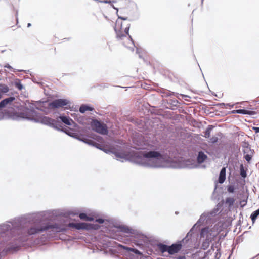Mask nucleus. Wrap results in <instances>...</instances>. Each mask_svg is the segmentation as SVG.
<instances>
[{
  "label": "nucleus",
  "instance_id": "obj_22",
  "mask_svg": "<svg viewBox=\"0 0 259 259\" xmlns=\"http://www.w3.org/2000/svg\"><path fill=\"white\" fill-rule=\"evenodd\" d=\"M209 245V243L208 241H204L203 242V243L202 244V248L203 249L205 250L208 247Z\"/></svg>",
  "mask_w": 259,
  "mask_h": 259
},
{
  "label": "nucleus",
  "instance_id": "obj_23",
  "mask_svg": "<svg viewBox=\"0 0 259 259\" xmlns=\"http://www.w3.org/2000/svg\"><path fill=\"white\" fill-rule=\"evenodd\" d=\"M211 130V128L210 127H208L206 130V131L204 133V136L206 137V138H209L210 137V131Z\"/></svg>",
  "mask_w": 259,
  "mask_h": 259
},
{
  "label": "nucleus",
  "instance_id": "obj_6",
  "mask_svg": "<svg viewBox=\"0 0 259 259\" xmlns=\"http://www.w3.org/2000/svg\"><path fill=\"white\" fill-rule=\"evenodd\" d=\"M54 228H55V225H47L44 227L39 226H33L28 230L27 233L29 235H34L49 229Z\"/></svg>",
  "mask_w": 259,
  "mask_h": 259
},
{
  "label": "nucleus",
  "instance_id": "obj_13",
  "mask_svg": "<svg viewBox=\"0 0 259 259\" xmlns=\"http://www.w3.org/2000/svg\"><path fill=\"white\" fill-rule=\"evenodd\" d=\"M60 118L63 123L68 125H71L74 123L73 120L69 117L66 116H60Z\"/></svg>",
  "mask_w": 259,
  "mask_h": 259
},
{
  "label": "nucleus",
  "instance_id": "obj_10",
  "mask_svg": "<svg viewBox=\"0 0 259 259\" xmlns=\"http://www.w3.org/2000/svg\"><path fill=\"white\" fill-rule=\"evenodd\" d=\"M182 246L181 244H173L168 247V253L174 254L178 252L181 249Z\"/></svg>",
  "mask_w": 259,
  "mask_h": 259
},
{
  "label": "nucleus",
  "instance_id": "obj_2",
  "mask_svg": "<svg viewBox=\"0 0 259 259\" xmlns=\"http://www.w3.org/2000/svg\"><path fill=\"white\" fill-rule=\"evenodd\" d=\"M127 20L126 17L119 16L116 21L114 30L116 33V37L122 35L128 34L130 24L125 21Z\"/></svg>",
  "mask_w": 259,
  "mask_h": 259
},
{
  "label": "nucleus",
  "instance_id": "obj_34",
  "mask_svg": "<svg viewBox=\"0 0 259 259\" xmlns=\"http://www.w3.org/2000/svg\"><path fill=\"white\" fill-rule=\"evenodd\" d=\"M30 26H31V24L30 23H28L27 27H30Z\"/></svg>",
  "mask_w": 259,
  "mask_h": 259
},
{
  "label": "nucleus",
  "instance_id": "obj_33",
  "mask_svg": "<svg viewBox=\"0 0 259 259\" xmlns=\"http://www.w3.org/2000/svg\"><path fill=\"white\" fill-rule=\"evenodd\" d=\"M18 88H19V90H21V89H22V85H19L18 86Z\"/></svg>",
  "mask_w": 259,
  "mask_h": 259
},
{
  "label": "nucleus",
  "instance_id": "obj_30",
  "mask_svg": "<svg viewBox=\"0 0 259 259\" xmlns=\"http://www.w3.org/2000/svg\"><path fill=\"white\" fill-rule=\"evenodd\" d=\"M253 130L255 132V133H259V127H253Z\"/></svg>",
  "mask_w": 259,
  "mask_h": 259
},
{
  "label": "nucleus",
  "instance_id": "obj_35",
  "mask_svg": "<svg viewBox=\"0 0 259 259\" xmlns=\"http://www.w3.org/2000/svg\"><path fill=\"white\" fill-rule=\"evenodd\" d=\"M2 98V95L0 94V99Z\"/></svg>",
  "mask_w": 259,
  "mask_h": 259
},
{
  "label": "nucleus",
  "instance_id": "obj_19",
  "mask_svg": "<svg viewBox=\"0 0 259 259\" xmlns=\"http://www.w3.org/2000/svg\"><path fill=\"white\" fill-rule=\"evenodd\" d=\"M259 215V209L256 210V211L253 212L251 214L250 218L252 221V223H254L257 217Z\"/></svg>",
  "mask_w": 259,
  "mask_h": 259
},
{
  "label": "nucleus",
  "instance_id": "obj_18",
  "mask_svg": "<svg viewBox=\"0 0 259 259\" xmlns=\"http://www.w3.org/2000/svg\"><path fill=\"white\" fill-rule=\"evenodd\" d=\"M169 246L162 244H159L158 245V248L160 249V250L162 252H165L167 251L168 252V248Z\"/></svg>",
  "mask_w": 259,
  "mask_h": 259
},
{
  "label": "nucleus",
  "instance_id": "obj_8",
  "mask_svg": "<svg viewBox=\"0 0 259 259\" xmlns=\"http://www.w3.org/2000/svg\"><path fill=\"white\" fill-rule=\"evenodd\" d=\"M15 98L14 97H10L8 98L5 99L0 102V109L5 107H10L12 105L13 102L15 100Z\"/></svg>",
  "mask_w": 259,
  "mask_h": 259
},
{
  "label": "nucleus",
  "instance_id": "obj_28",
  "mask_svg": "<svg viewBox=\"0 0 259 259\" xmlns=\"http://www.w3.org/2000/svg\"><path fill=\"white\" fill-rule=\"evenodd\" d=\"M96 222H97L98 223H99L100 224H102L104 223V220L102 219H98L96 220Z\"/></svg>",
  "mask_w": 259,
  "mask_h": 259
},
{
  "label": "nucleus",
  "instance_id": "obj_27",
  "mask_svg": "<svg viewBox=\"0 0 259 259\" xmlns=\"http://www.w3.org/2000/svg\"><path fill=\"white\" fill-rule=\"evenodd\" d=\"M81 140L83 141V142H84L87 143H89V144H92V143H93V141L92 140L87 139H81Z\"/></svg>",
  "mask_w": 259,
  "mask_h": 259
},
{
  "label": "nucleus",
  "instance_id": "obj_1",
  "mask_svg": "<svg viewBox=\"0 0 259 259\" xmlns=\"http://www.w3.org/2000/svg\"><path fill=\"white\" fill-rule=\"evenodd\" d=\"M139 149H144L149 150L148 152L143 153V156L147 159L150 158H161L162 157V154L158 151H156L158 147L156 145L155 143L153 141L145 140L138 145Z\"/></svg>",
  "mask_w": 259,
  "mask_h": 259
},
{
  "label": "nucleus",
  "instance_id": "obj_4",
  "mask_svg": "<svg viewBox=\"0 0 259 259\" xmlns=\"http://www.w3.org/2000/svg\"><path fill=\"white\" fill-rule=\"evenodd\" d=\"M117 38L121 41V43L124 45L125 47L131 49L133 50H134L135 45L134 42L129 35L128 34L122 35L120 36L117 37Z\"/></svg>",
  "mask_w": 259,
  "mask_h": 259
},
{
  "label": "nucleus",
  "instance_id": "obj_29",
  "mask_svg": "<svg viewBox=\"0 0 259 259\" xmlns=\"http://www.w3.org/2000/svg\"><path fill=\"white\" fill-rule=\"evenodd\" d=\"M241 175L243 177H246V172L244 171L243 168L241 169Z\"/></svg>",
  "mask_w": 259,
  "mask_h": 259
},
{
  "label": "nucleus",
  "instance_id": "obj_14",
  "mask_svg": "<svg viewBox=\"0 0 259 259\" xmlns=\"http://www.w3.org/2000/svg\"><path fill=\"white\" fill-rule=\"evenodd\" d=\"M207 157L206 155H205L203 152H199L197 157V161L199 163H202L205 160Z\"/></svg>",
  "mask_w": 259,
  "mask_h": 259
},
{
  "label": "nucleus",
  "instance_id": "obj_11",
  "mask_svg": "<svg viewBox=\"0 0 259 259\" xmlns=\"http://www.w3.org/2000/svg\"><path fill=\"white\" fill-rule=\"evenodd\" d=\"M232 114H248L249 115H254L256 114V112L252 110H248L245 109H237L232 110L231 112Z\"/></svg>",
  "mask_w": 259,
  "mask_h": 259
},
{
  "label": "nucleus",
  "instance_id": "obj_9",
  "mask_svg": "<svg viewBox=\"0 0 259 259\" xmlns=\"http://www.w3.org/2000/svg\"><path fill=\"white\" fill-rule=\"evenodd\" d=\"M40 120L42 123L53 127L55 126L57 123V122L55 120L46 116L41 117Z\"/></svg>",
  "mask_w": 259,
  "mask_h": 259
},
{
  "label": "nucleus",
  "instance_id": "obj_31",
  "mask_svg": "<svg viewBox=\"0 0 259 259\" xmlns=\"http://www.w3.org/2000/svg\"><path fill=\"white\" fill-rule=\"evenodd\" d=\"M226 105L231 108L233 107L234 106V105H231L230 104H227Z\"/></svg>",
  "mask_w": 259,
  "mask_h": 259
},
{
  "label": "nucleus",
  "instance_id": "obj_24",
  "mask_svg": "<svg viewBox=\"0 0 259 259\" xmlns=\"http://www.w3.org/2000/svg\"><path fill=\"white\" fill-rule=\"evenodd\" d=\"M119 229L121 231L124 233H129L130 232V230L128 228L125 227H119Z\"/></svg>",
  "mask_w": 259,
  "mask_h": 259
},
{
  "label": "nucleus",
  "instance_id": "obj_26",
  "mask_svg": "<svg viewBox=\"0 0 259 259\" xmlns=\"http://www.w3.org/2000/svg\"><path fill=\"white\" fill-rule=\"evenodd\" d=\"M244 158L248 162H249L251 160L252 156L249 154H246L244 156Z\"/></svg>",
  "mask_w": 259,
  "mask_h": 259
},
{
  "label": "nucleus",
  "instance_id": "obj_7",
  "mask_svg": "<svg viewBox=\"0 0 259 259\" xmlns=\"http://www.w3.org/2000/svg\"><path fill=\"white\" fill-rule=\"evenodd\" d=\"M68 226L70 227L74 228L77 230H89L94 228L93 225L86 223H70Z\"/></svg>",
  "mask_w": 259,
  "mask_h": 259
},
{
  "label": "nucleus",
  "instance_id": "obj_3",
  "mask_svg": "<svg viewBox=\"0 0 259 259\" xmlns=\"http://www.w3.org/2000/svg\"><path fill=\"white\" fill-rule=\"evenodd\" d=\"M64 107L65 109L71 110L73 106H71L69 101L65 99H59L48 103L47 108L50 110H54L57 108Z\"/></svg>",
  "mask_w": 259,
  "mask_h": 259
},
{
  "label": "nucleus",
  "instance_id": "obj_25",
  "mask_svg": "<svg viewBox=\"0 0 259 259\" xmlns=\"http://www.w3.org/2000/svg\"><path fill=\"white\" fill-rule=\"evenodd\" d=\"M227 190L229 193H233L234 192V187L232 185L228 186Z\"/></svg>",
  "mask_w": 259,
  "mask_h": 259
},
{
  "label": "nucleus",
  "instance_id": "obj_15",
  "mask_svg": "<svg viewBox=\"0 0 259 259\" xmlns=\"http://www.w3.org/2000/svg\"><path fill=\"white\" fill-rule=\"evenodd\" d=\"M120 247L128 251H132L138 255H141L142 253L136 249L132 248L131 247L124 246L123 245H120Z\"/></svg>",
  "mask_w": 259,
  "mask_h": 259
},
{
  "label": "nucleus",
  "instance_id": "obj_32",
  "mask_svg": "<svg viewBox=\"0 0 259 259\" xmlns=\"http://www.w3.org/2000/svg\"><path fill=\"white\" fill-rule=\"evenodd\" d=\"M178 259H185V256H180V257H178Z\"/></svg>",
  "mask_w": 259,
  "mask_h": 259
},
{
  "label": "nucleus",
  "instance_id": "obj_5",
  "mask_svg": "<svg viewBox=\"0 0 259 259\" xmlns=\"http://www.w3.org/2000/svg\"><path fill=\"white\" fill-rule=\"evenodd\" d=\"M92 125L93 128L99 133L107 134L108 133L106 125L97 120H95L93 121Z\"/></svg>",
  "mask_w": 259,
  "mask_h": 259
},
{
  "label": "nucleus",
  "instance_id": "obj_17",
  "mask_svg": "<svg viewBox=\"0 0 259 259\" xmlns=\"http://www.w3.org/2000/svg\"><path fill=\"white\" fill-rule=\"evenodd\" d=\"M79 217L80 219L85 221H92L94 220L93 218L87 216V214L84 213H80Z\"/></svg>",
  "mask_w": 259,
  "mask_h": 259
},
{
  "label": "nucleus",
  "instance_id": "obj_20",
  "mask_svg": "<svg viewBox=\"0 0 259 259\" xmlns=\"http://www.w3.org/2000/svg\"><path fill=\"white\" fill-rule=\"evenodd\" d=\"M235 201V199L232 197H227L226 199V203L228 204L229 206H231L233 205Z\"/></svg>",
  "mask_w": 259,
  "mask_h": 259
},
{
  "label": "nucleus",
  "instance_id": "obj_12",
  "mask_svg": "<svg viewBox=\"0 0 259 259\" xmlns=\"http://www.w3.org/2000/svg\"><path fill=\"white\" fill-rule=\"evenodd\" d=\"M226 179V168L223 167L220 173L219 177V183H223L224 182Z\"/></svg>",
  "mask_w": 259,
  "mask_h": 259
},
{
  "label": "nucleus",
  "instance_id": "obj_16",
  "mask_svg": "<svg viewBox=\"0 0 259 259\" xmlns=\"http://www.w3.org/2000/svg\"><path fill=\"white\" fill-rule=\"evenodd\" d=\"M94 108L88 105H82L80 107L79 111L83 113L87 111H93Z\"/></svg>",
  "mask_w": 259,
  "mask_h": 259
},
{
  "label": "nucleus",
  "instance_id": "obj_21",
  "mask_svg": "<svg viewBox=\"0 0 259 259\" xmlns=\"http://www.w3.org/2000/svg\"><path fill=\"white\" fill-rule=\"evenodd\" d=\"M9 88L5 84H0V92L3 93H6L9 91Z\"/></svg>",
  "mask_w": 259,
  "mask_h": 259
}]
</instances>
